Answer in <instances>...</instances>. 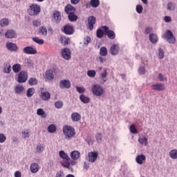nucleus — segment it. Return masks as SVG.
Wrapping results in <instances>:
<instances>
[{"label": "nucleus", "mask_w": 177, "mask_h": 177, "mask_svg": "<svg viewBox=\"0 0 177 177\" xmlns=\"http://www.w3.org/2000/svg\"><path fill=\"white\" fill-rule=\"evenodd\" d=\"M91 91L93 95L98 97L103 96L105 92L104 87L99 84H93L91 87Z\"/></svg>", "instance_id": "nucleus-1"}, {"label": "nucleus", "mask_w": 177, "mask_h": 177, "mask_svg": "<svg viewBox=\"0 0 177 177\" xmlns=\"http://www.w3.org/2000/svg\"><path fill=\"white\" fill-rule=\"evenodd\" d=\"M63 132L65 136V139L70 140L74 138L75 135V129L71 126H64L63 127Z\"/></svg>", "instance_id": "nucleus-2"}, {"label": "nucleus", "mask_w": 177, "mask_h": 177, "mask_svg": "<svg viewBox=\"0 0 177 177\" xmlns=\"http://www.w3.org/2000/svg\"><path fill=\"white\" fill-rule=\"evenodd\" d=\"M59 156L63 160L61 161V165L64 168H70V157H68V155L64 151H60Z\"/></svg>", "instance_id": "nucleus-3"}, {"label": "nucleus", "mask_w": 177, "mask_h": 177, "mask_svg": "<svg viewBox=\"0 0 177 177\" xmlns=\"http://www.w3.org/2000/svg\"><path fill=\"white\" fill-rule=\"evenodd\" d=\"M28 13L30 16H38L41 13V6L35 3L30 5L28 9Z\"/></svg>", "instance_id": "nucleus-4"}, {"label": "nucleus", "mask_w": 177, "mask_h": 177, "mask_svg": "<svg viewBox=\"0 0 177 177\" xmlns=\"http://www.w3.org/2000/svg\"><path fill=\"white\" fill-rule=\"evenodd\" d=\"M27 80H28V74L27 72L24 71H21L18 75L17 82H19V84H23L26 82Z\"/></svg>", "instance_id": "nucleus-5"}, {"label": "nucleus", "mask_w": 177, "mask_h": 177, "mask_svg": "<svg viewBox=\"0 0 177 177\" xmlns=\"http://www.w3.org/2000/svg\"><path fill=\"white\" fill-rule=\"evenodd\" d=\"M102 30L105 32L106 35H107L109 39H115V32L114 31L110 30L107 26H102Z\"/></svg>", "instance_id": "nucleus-6"}, {"label": "nucleus", "mask_w": 177, "mask_h": 177, "mask_svg": "<svg viewBox=\"0 0 177 177\" xmlns=\"http://www.w3.org/2000/svg\"><path fill=\"white\" fill-rule=\"evenodd\" d=\"M26 88L24 86L21 84H18L14 86V92L15 95H23Z\"/></svg>", "instance_id": "nucleus-7"}, {"label": "nucleus", "mask_w": 177, "mask_h": 177, "mask_svg": "<svg viewBox=\"0 0 177 177\" xmlns=\"http://www.w3.org/2000/svg\"><path fill=\"white\" fill-rule=\"evenodd\" d=\"M60 89H70L71 88V82L68 80H62L59 82Z\"/></svg>", "instance_id": "nucleus-8"}, {"label": "nucleus", "mask_w": 177, "mask_h": 177, "mask_svg": "<svg viewBox=\"0 0 177 177\" xmlns=\"http://www.w3.org/2000/svg\"><path fill=\"white\" fill-rule=\"evenodd\" d=\"M165 37L169 41V44H175L176 41L175 37H174V34L171 32V30L166 31Z\"/></svg>", "instance_id": "nucleus-9"}, {"label": "nucleus", "mask_w": 177, "mask_h": 177, "mask_svg": "<svg viewBox=\"0 0 177 177\" xmlns=\"http://www.w3.org/2000/svg\"><path fill=\"white\" fill-rule=\"evenodd\" d=\"M24 53H26V55H37V49H35L32 46H26L23 49Z\"/></svg>", "instance_id": "nucleus-10"}, {"label": "nucleus", "mask_w": 177, "mask_h": 177, "mask_svg": "<svg viewBox=\"0 0 177 177\" xmlns=\"http://www.w3.org/2000/svg\"><path fill=\"white\" fill-rule=\"evenodd\" d=\"M120 52V45L115 44L110 47V53L112 56H117Z\"/></svg>", "instance_id": "nucleus-11"}, {"label": "nucleus", "mask_w": 177, "mask_h": 177, "mask_svg": "<svg viewBox=\"0 0 177 177\" xmlns=\"http://www.w3.org/2000/svg\"><path fill=\"white\" fill-rule=\"evenodd\" d=\"M138 142L141 146H149V138L145 135L138 137Z\"/></svg>", "instance_id": "nucleus-12"}, {"label": "nucleus", "mask_w": 177, "mask_h": 177, "mask_svg": "<svg viewBox=\"0 0 177 177\" xmlns=\"http://www.w3.org/2000/svg\"><path fill=\"white\" fill-rule=\"evenodd\" d=\"M4 35L8 39H13V38H16L17 36L16 31L12 29L8 30Z\"/></svg>", "instance_id": "nucleus-13"}, {"label": "nucleus", "mask_w": 177, "mask_h": 177, "mask_svg": "<svg viewBox=\"0 0 177 177\" xmlns=\"http://www.w3.org/2000/svg\"><path fill=\"white\" fill-rule=\"evenodd\" d=\"M62 57L66 60H70L71 59V51L70 49L65 48L62 50Z\"/></svg>", "instance_id": "nucleus-14"}, {"label": "nucleus", "mask_w": 177, "mask_h": 177, "mask_svg": "<svg viewBox=\"0 0 177 177\" xmlns=\"http://www.w3.org/2000/svg\"><path fill=\"white\" fill-rule=\"evenodd\" d=\"M6 48H7V49L8 50H10L11 52H17V50L19 49V48L17 47V45H16V44L10 42V41H8L6 43Z\"/></svg>", "instance_id": "nucleus-15"}, {"label": "nucleus", "mask_w": 177, "mask_h": 177, "mask_svg": "<svg viewBox=\"0 0 177 177\" xmlns=\"http://www.w3.org/2000/svg\"><path fill=\"white\" fill-rule=\"evenodd\" d=\"M98 156H99V153L96 151L89 152L88 153L89 162H95L96 160H97Z\"/></svg>", "instance_id": "nucleus-16"}, {"label": "nucleus", "mask_w": 177, "mask_h": 177, "mask_svg": "<svg viewBox=\"0 0 177 177\" xmlns=\"http://www.w3.org/2000/svg\"><path fill=\"white\" fill-rule=\"evenodd\" d=\"M153 91H165V85L162 83H156L151 86Z\"/></svg>", "instance_id": "nucleus-17"}, {"label": "nucleus", "mask_w": 177, "mask_h": 177, "mask_svg": "<svg viewBox=\"0 0 177 177\" xmlns=\"http://www.w3.org/2000/svg\"><path fill=\"white\" fill-rule=\"evenodd\" d=\"M52 20L55 23H60V20H62V15H60V12L54 11L52 16Z\"/></svg>", "instance_id": "nucleus-18"}, {"label": "nucleus", "mask_w": 177, "mask_h": 177, "mask_svg": "<svg viewBox=\"0 0 177 177\" xmlns=\"http://www.w3.org/2000/svg\"><path fill=\"white\" fill-rule=\"evenodd\" d=\"M62 31L65 34H67V35H71V34L74 33V28L71 25H66L62 29Z\"/></svg>", "instance_id": "nucleus-19"}, {"label": "nucleus", "mask_w": 177, "mask_h": 177, "mask_svg": "<svg viewBox=\"0 0 177 177\" xmlns=\"http://www.w3.org/2000/svg\"><path fill=\"white\" fill-rule=\"evenodd\" d=\"M96 23V18L95 17L91 16L89 17L88 19V28L90 29V30H93V25Z\"/></svg>", "instance_id": "nucleus-20"}, {"label": "nucleus", "mask_w": 177, "mask_h": 177, "mask_svg": "<svg viewBox=\"0 0 177 177\" xmlns=\"http://www.w3.org/2000/svg\"><path fill=\"white\" fill-rule=\"evenodd\" d=\"M71 120L73 121V122H78V121H81V114L78 112H74L71 115Z\"/></svg>", "instance_id": "nucleus-21"}, {"label": "nucleus", "mask_w": 177, "mask_h": 177, "mask_svg": "<svg viewBox=\"0 0 177 177\" xmlns=\"http://www.w3.org/2000/svg\"><path fill=\"white\" fill-rule=\"evenodd\" d=\"M145 161H146V156L143 154L138 155L136 158V162L137 164H139V165L145 164Z\"/></svg>", "instance_id": "nucleus-22"}, {"label": "nucleus", "mask_w": 177, "mask_h": 177, "mask_svg": "<svg viewBox=\"0 0 177 177\" xmlns=\"http://www.w3.org/2000/svg\"><path fill=\"white\" fill-rule=\"evenodd\" d=\"M71 158L74 160V161L77 160H80L81 158V153L79 151H73L71 152Z\"/></svg>", "instance_id": "nucleus-23"}, {"label": "nucleus", "mask_w": 177, "mask_h": 177, "mask_svg": "<svg viewBox=\"0 0 177 177\" xmlns=\"http://www.w3.org/2000/svg\"><path fill=\"white\" fill-rule=\"evenodd\" d=\"M100 81L102 85L107 82V70H104L103 72L100 74Z\"/></svg>", "instance_id": "nucleus-24"}, {"label": "nucleus", "mask_w": 177, "mask_h": 177, "mask_svg": "<svg viewBox=\"0 0 177 177\" xmlns=\"http://www.w3.org/2000/svg\"><path fill=\"white\" fill-rule=\"evenodd\" d=\"M40 97L42 100H44L45 102H48L50 100V93L48 91L41 92Z\"/></svg>", "instance_id": "nucleus-25"}, {"label": "nucleus", "mask_w": 177, "mask_h": 177, "mask_svg": "<svg viewBox=\"0 0 177 177\" xmlns=\"http://www.w3.org/2000/svg\"><path fill=\"white\" fill-rule=\"evenodd\" d=\"M30 172L32 174H37L39 171V165L38 163H32L30 167Z\"/></svg>", "instance_id": "nucleus-26"}, {"label": "nucleus", "mask_w": 177, "mask_h": 177, "mask_svg": "<svg viewBox=\"0 0 177 177\" xmlns=\"http://www.w3.org/2000/svg\"><path fill=\"white\" fill-rule=\"evenodd\" d=\"M65 12L70 16V15H73L75 13V8L73 7L71 5H67L65 7Z\"/></svg>", "instance_id": "nucleus-27"}, {"label": "nucleus", "mask_w": 177, "mask_h": 177, "mask_svg": "<svg viewBox=\"0 0 177 177\" xmlns=\"http://www.w3.org/2000/svg\"><path fill=\"white\" fill-rule=\"evenodd\" d=\"M39 34L41 37H46L48 35V29L45 26H41L39 28Z\"/></svg>", "instance_id": "nucleus-28"}, {"label": "nucleus", "mask_w": 177, "mask_h": 177, "mask_svg": "<svg viewBox=\"0 0 177 177\" xmlns=\"http://www.w3.org/2000/svg\"><path fill=\"white\" fill-rule=\"evenodd\" d=\"M31 133V131L28 129H24L21 131V136L24 138V139H28L30 138V135Z\"/></svg>", "instance_id": "nucleus-29"}, {"label": "nucleus", "mask_w": 177, "mask_h": 177, "mask_svg": "<svg viewBox=\"0 0 177 177\" xmlns=\"http://www.w3.org/2000/svg\"><path fill=\"white\" fill-rule=\"evenodd\" d=\"M149 40L152 44H157L158 42V37H157V35L152 33L149 35Z\"/></svg>", "instance_id": "nucleus-30"}, {"label": "nucleus", "mask_w": 177, "mask_h": 177, "mask_svg": "<svg viewBox=\"0 0 177 177\" xmlns=\"http://www.w3.org/2000/svg\"><path fill=\"white\" fill-rule=\"evenodd\" d=\"M80 100H81V102H82V103H84V104H86L89 103V102H91V99L84 94H82L80 96Z\"/></svg>", "instance_id": "nucleus-31"}, {"label": "nucleus", "mask_w": 177, "mask_h": 177, "mask_svg": "<svg viewBox=\"0 0 177 177\" xmlns=\"http://www.w3.org/2000/svg\"><path fill=\"white\" fill-rule=\"evenodd\" d=\"M99 55L100 56H104V57L107 56V55H109V50H107V48L101 47L100 49Z\"/></svg>", "instance_id": "nucleus-32"}, {"label": "nucleus", "mask_w": 177, "mask_h": 177, "mask_svg": "<svg viewBox=\"0 0 177 177\" xmlns=\"http://www.w3.org/2000/svg\"><path fill=\"white\" fill-rule=\"evenodd\" d=\"M169 156L171 160H177V149H172L169 152Z\"/></svg>", "instance_id": "nucleus-33"}, {"label": "nucleus", "mask_w": 177, "mask_h": 177, "mask_svg": "<svg viewBox=\"0 0 177 177\" xmlns=\"http://www.w3.org/2000/svg\"><path fill=\"white\" fill-rule=\"evenodd\" d=\"M10 23V21L8 19V18H4L1 19L0 26L1 27H7V26H9Z\"/></svg>", "instance_id": "nucleus-34"}, {"label": "nucleus", "mask_w": 177, "mask_h": 177, "mask_svg": "<svg viewBox=\"0 0 177 177\" xmlns=\"http://www.w3.org/2000/svg\"><path fill=\"white\" fill-rule=\"evenodd\" d=\"M34 93H35V88H29L26 91L27 97H32V96H34Z\"/></svg>", "instance_id": "nucleus-35"}, {"label": "nucleus", "mask_w": 177, "mask_h": 177, "mask_svg": "<svg viewBox=\"0 0 177 177\" xmlns=\"http://www.w3.org/2000/svg\"><path fill=\"white\" fill-rule=\"evenodd\" d=\"M45 150V145L42 144H39L36 147V153H38L39 154H41L42 151H44Z\"/></svg>", "instance_id": "nucleus-36"}, {"label": "nucleus", "mask_w": 177, "mask_h": 177, "mask_svg": "<svg viewBox=\"0 0 177 177\" xmlns=\"http://www.w3.org/2000/svg\"><path fill=\"white\" fill-rule=\"evenodd\" d=\"M57 129L56 128V125L55 124H50L47 128V131L49 133H55Z\"/></svg>", "instance_id": "nucleus-37"}, {"label": "nucleus", "mask_w": 177, "mask_h": 177, "mask_svg": "<svg viewBox=\"0 0 177 177\" xmlns=\"http://www.w3.org/2000/svg\"><path fill=\"white\" fill-rule=\"evenodd\" d=\"M37 115H39L41 118H46V113L44 111V109L40 108L37 110Z\"/></svg>", "instance_id": "nucleus-38"}, {"label": "nucleus", "mask_w": 177, "mask_h": 177, "mask_svg": "<svg viewBox=\"0 0 177 177\" xmlns=\"http://www.w3.org/2000/svg\"><path fill=\"white\" fill-rule=\"evenodd\" d=\"M12 71L15 73H17L20 71H21V65L20 64H15L12 66Z\"/></svg>", "instance_id": "nucleus-39"}, {"label": "nucleus", "mask_w": 177, "mask_h": 177, "mask_svg": "<svg viewBox=\"0 0 177 177\" xmlns=\"http://www.w3.org/2000/svg\"><path fill=\"white\" fill-rule=\"evenodd\" d=\"M60 42L62 44V45H64V46H66V45H68V44H70V38L62 37L60 38Z\"/></svg>", "instance_id": "nucleus-40"}, {"label": "nucleus", "mask_w": 177, "mask_h": 177, "mask_svg": "<svg viewBox=\"0 0 177 177\" xmlns=\"http://www.w3.org/2000/svg\"><path fill=\"white\" fill-rule=\"evenodd\" d=\"M10 71H12V66L9 64H6L4 66V69L3 70V72L5 74H10Z\"/></svg>", "instance_id": "nucleus-41"}, {"label": "nucleus", "mask_w": 177, "mask_h": 177, "mask_svg": "<svg viewBox=\"0 0 177 177\" xmlns=\"http://www.w3.org/2000/svg\"><path fill=\"white\" fill-rule=\"evenodd\" d=\"M96 35L97 38H103V35H104V30H103V27L97 30Z\"/></svg>", "instance_id": "nucleus-42"}, {"label": "nucleus", "mask_w": 177, "mask_h": 177, "mask_svg": "<svg viewBox=\"0 0 177 177\" xmlns=\"http://www.w3.org/2000/svg\"><path fill=\"white\" fill-rule=\"evenodd\" d=\"M46 76L47 80L52 81V80H53V78H54L53 71H52L51 70L47 71L46 72Z\"/></svg>", "instance_id": "nucleus-43"}, {"label": "nucleus", "mask_w": 177, "mask_h": 177, "mask_svg": "<svg viewBox=\"0 0 177 177\" xmlns=\"http://www.w3.org/2000/svg\"><path fill=\"white\" fill-rule=\"evenodd\" d=\"M28 84H29V85L31 86H33L34 85H37V84H38V80H37L35 77L30 78Z\"/></svg>", "instance_id": "nucleus-44"}, {"label": "nucleus", "mask_w": 177, "mask_h": 177, "mask_svg": "<svg viewBox=\"0 0 177 177\" xmlns=\"http://www.w3.org/2000/svg\"><path fill=\"white\" fill-rule=\"evenodd\" d=\"M90 4L92 6V8H97L99 5H100V0H91Z\"/></svg>", "instance_id": "nucleus-45"}, {"label": "nucleus", "mask_w": 177, "mask_h": 177, "mask_svg": "<svg viewBox=\"0 0 177 177\" xmlns=\"http://www.w3.org/2000/svg\"><path fill=\"white\" fill-rule=\"evenodd\" d=\"M87 75H88V77H90V78H95V77H96V71H95V70L88 71Z\"/></svg>", "instance_id": "nucleus-46"}, {"label": "nucleus", "mask_w": 177, "mask_h": 177, "mask_svg": "<svg viewBox=\"0 0 177 177\" xmlns=\"http://www.w3.org/2000/svg\"><path fill=\"white\" fill-rule=\"evenodd\" d=\"M64 105V104L61 100H58L55 103V109H62Z\"/></svg>", "instance_id": "nucleus-47"}, {"label": "nucleus", "mask_w": 177, "mask_h": 177, "mask_svg": "<svg viewBox=\"0 0 177 177\" xmlns=\"http://www.w3.org/2000/svg\"><path fill=\"white\" fill-rule=\"evenodd\" d=\"M129 131L131 133H133V134L138 133V129H136V126H135V124H131L130 126Z\"/></svg>", "instance_id": "nucleus-48"}, {"label": "nucleus", "mask_w": 177, "mask_h": 177, "mask_svg": "<svg viewBox=\"0 0 177 177\" xmlns=\"http://www.w3.org/2000/svg\"><path fill=\"white\" fill-rule=\"evenodd\" d=\"M32 41L36 44H38V45H44V39H39L38 37H33Z\"/></svg>", "instance_id": "nucleus-49"}, {"label": "nucleus", "mask_w": 177, "mask_h": 177, "mask_svg": "<svg viewBox=\"0 0 177 177\" xmlns=\"http://www.w3.org/2000/svg\"><path fill=\"white\" fill-rule=\"evenodd\" d=\"M97 62H98V63H101L102 64H103V63H106V58H104V56H98L96 58Z\"/></svg>", "instance_id": "nucleus-50"}, {"label": "nucleus", "mask_w": 177, "mask_h": 177, "mask_svg": "<svg viewBox=\"0 0 177 177\" xmlns=\"http://www.w3.org/2000/svg\"><path fill=\"white\" fill-rule=\"evenodd\" d=\"M158 80H159L160 82H165L167 81V77L164 76L162 73H159L158 75Z\"/></svg>", "instance_id": "nucleus-51"}, {"label": "nucleus", "mask_w": 177, "mask_h": 177, "mask_svg": "<svg viewBox=\"0 0 177 177\" xmlns=\"http://www.w3.org/2000/svg\"><path fill=\"white\" fill-rule=\"evenodd\" d=\"M158 56L159 59H164V56H165L164 50H162V48H158Z\"/></svg>", "instance_id": "nucleus-52"}, {"label": "nucleus", "mask_w": 177, "mask_h": 177, "mask_svg": "<svg viewBox=\"0 0 177 177\" xmlns=\"http://www.w3.org/2000/svg\"><path fill=\"white\" fill-rule=\"evenodd\" d=\"M136 10L137 13H138L139 15H141V13L143 12V6L137 5L136 7Z\"/></svg>", "instance_id": "nucleus-53"}, {"label": "nucleus", "mask_w": 177, "mask_h": 177, "mask_svg": "<svg viewBox=\"0 0 177 177\" xmlns=\"http://www.w3.org/2000/svg\"><path fill=\"white\" fill-rule=\"evenodd\" d=\"M90 42H91V37L89 36H86V37L84 38L83 44L85 46H88Z\"/></svg>", "instance_id": "nucleus-54"}, {"label": "nucleus", "mask_w": 177, "mask_h": 177, "mask_svg": "<svg viewBox=\"0 0 177 177\" xmlns=\"http://www.w3.org/2000/svg\"><path fill=\"white\" fill-rule=\"evenodd\" d=\"M167 8V10H175V3L169 2L168 3Z\"/></svg>", "instance_id": "nucleus-55"}, {"label": "nucleus", "mask_w": 177, "mask_h": 177, "mask_svg": "<svg viewBox=\"0 0 177 177\" xmlns=\"http://www.w3.org/2000/svg\"><path fill=\"white\" fill-rule=\"evenodd\" d=\"M68 19L71 21H75L78 19V17L73 13L68 15Z\"/></svg>", "instance_id": "nucleus-56"}, {"label": "nucleus", "mask_w": 177, "mask_h": 177, "mask_svg": "<svg viewBox=\"0 0 177 177\" xmlns=\"http://www.w3.org/2000/svg\"><path fill=\"white\" fill-rule=\"evenodd\" d=\"M76 91L79 93H85L86 92V90L84 87H80V86H76Z\"/></svg>", "instance_id": "nucleus-57"}, {"label": "nucleus", "mask_w": 177, "mask_h": 177, "mask_svg": "<svg viewBox=\"0 0 177 177\" xmlns=\"http://www.w3.org/2000/svg\"><path fill=\"white\" fill-rule=\"evenodd\" d=\"M6 142V136L3 133H0V143H5Z\"/></svg>", "instance_id": "nucleus-58"}, {"label": "nucleus", "mask_w": 177, "mask_h": 177, "mask_svg": "<svg viewBox=\"0 0 177 177\" xmlns=\"http://www.w3.org/2000/svg\"><path fill=\"white\" fill-rule=\"evenodd\" d=\"M138 72L140 75H143V74L146 73V68H145V66H140Z\"/></svg>", "instance_id": "nucleus-59"}, {"label": "nucleus", "mask_w": 177, "mask_h": 177, "mask_svg": "<svg viewBox=\"0 0 177 177\" xmlns=\"http://www.w3.org/2000/svg\"><path fill=\"white\" fill-rule=\"evenodd\" d=\"M26 66L27 67H32V66H34V62H32V60L28 59L26 60Z\"/></svg>", "instance_id": "nucleus-60"}, {"label": "nucleus", "mask_w": 177, "mask_h": 177, "mask_svg": "<svg viewBox=\"0 0 177 177\" xmlns=\"http://www.w3.org/2000/svg\"><path fill=\"white\" fill-rule=\"evenodd\" d=\"M95 138L97 139V142L98 143H100L102 142V136L101 133H97L96 136H95Z\"/></svg>", "instance_id": "nucleus-61"}, {"label": "nucleus", "mask_w": 177, "mask_h": 177, "mask_svg": "<svg viewBox=\"0 0 177 177\" xmlns=\"http://www.w3.org/2000/svg\"><path fill=\"white\" fill-rule=\"evenodd\" d=\"M32 24L35 27H38L39 26H41V21L39 20H35L32 21Z\"/></svg>", "instance_id": "nucleus-62"}, {"label": "nucleus", "mask_w": 177, "mask_h": 177, "mask_svg": "<svg viewBox=\"0 0 177 177\" xmlns=\"http://www.w3.org/2000/svg\"><path fill=\"white\" fill-rule=\"evenodd\" d=\"M14 177H22L21 176V171H16L14 173Z\"/></svg>", "instance_id": "nucleus-63"}, {"label": "nucleus", "mask_w": 177, "mask_h": 177, "mask_svg": "<svg viewBox=\"0 0 177 177\" xmlns=\"http://www.w3.org/2000/svg\"><path fill=\"white\" fill-rule=\"evenodd\" d=\"M83 168H84V169H86V171H88V169H89V163L87 162H84Z\"/></svg>", "instance_id": "nucleus-64"}]
</instances>
